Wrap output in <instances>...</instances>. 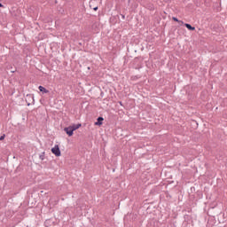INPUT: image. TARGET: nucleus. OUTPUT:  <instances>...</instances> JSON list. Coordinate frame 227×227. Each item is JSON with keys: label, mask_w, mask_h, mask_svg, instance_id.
<instances>
[{"label": "nucleus", "mask_w": 227, "mask_h": 227, "mask_svg": "<svg viewBox=\"0 0 227 227\" xmlns=\"http://www.w3.org/2000/svg\"><path fill=\"white\" fill-rule=\"evenodd\" d=\"M51 153L56 156H61V151L59 150V145H56L53 148H51Z\"/></svg>", "instance_id": "obj_1"}, {"label": "nucleus", "mask_w": 227, "mask_h": 227, "mask_svg": "<svg viewBox=\"0 0 227 227\" xmlns=\"http://www.w3.org/2000/svg\"><path fill=\"white\" fill-rule=\"evenodd\" d=\"M64 132L67 133V136H69V137H71V136H74V129H72L71 126L65 128Z\"/></svg>", "instance_id": "obj_2"}, {"label": "nucleus", "mask_w": 227, "mask_h": 227, "mask_svg": "<svg viewBox=\"0 0 227 227\" xmlns=\"http://www.w3.org/2000/svg\"><path fill=\"white\" fill-rule=\"evenodd\" d=\"M95 3H97V0H90L89 3L90 8L94 10V12H97L98 10V6H95Z\"/></svg>", "instance_id": "obj_3"}, {"label": "nucleus", "mask_w": 227, "mask_h": 227, "mask_svg": "<svg viewBox=\"0 0 227 227\" xmlns=\"http://www.w3.org/2000/svg\"><path fill=\"white\" fill-rule=\"evenodd\" d=\"M184 26H185V27H187V29H189V31H195L196 30V27H192L189 23H185Z\"/></svg>", "instance_id": "obj_4"}, {"label": "nucleus", "mask_w": 227, "mask_h": 227, "mask_svg": "<svg viewBox=\"0 0 227 227\" xmlns=\"http://www.w3.org/2000/svg\"><path fill=\"white\" fill-rule=\"evenodd\" d=\"M70 127H71V129H73V132H74V130H77V129H81L82 124L81 123L74 124V125H72Z\"/></svg>", "instance_id": "obj_5"}, {"label": "nucleus", "mask_w": 227, "mask_h": 227, "mask_svg": "<svg viewBox=\"0 0 227 227\" xmlns=\"http://www.w3.org/2000/svg\"><path fill=\"white\" fill-rule=\"evenodd\" d=\"M39 91L43 92V93H49V90L47 89H45L43 86L40 85L38 87Z\"/></svg>", "instance_id": "obj_6"}, {"label": "nucleus", "mask_w": 227, "mask_h": 227, "mask_svg": "<svg viewBox=\"0 0 227 227\" xmlns=\"http://www.w3.org/2000/svg\"><path fill=\"white\" fill-rule=\"evenodd\" d=\"M102 121H104V118L98 117V121L95 122V125L100 126V125H102Z\"/></svg>", "instance_id": "obj_7"}, {"label": "nucleus", "mask_w": 227, "mask_h": 227, "mask_svg": "<svg viewBox=\"0 0 227 227\" xmlns=\"http://www.w3.org/2000/svg\"><path fill=\"white\" fill-rule=\"evenodd\" d=\"M172 20H173L175 22H179V24H184V21L179 20L178 18L173 17Z\"/></svg>", "instance_id": "obj_8"}, {"label": "nucleus", "mask_w": 227, "mask_h": 227, "mask_svg": "<svg viewBox=\"0 0 227 227\" xmlns=\"http://www.w3.org/2000/svg\"><path fill=\"white\" fill-rule=\"evenodd\" d=\"M39 159L41 160H45V152H43V153H42V154H40Z\"/></svg>", "instance_id": "obj_9"}, {"label": "nucleus", "mask_w": 227, "mask_h": 227, "mask_svg": "<svg viewBox=\"0 0 227 227\" xmlns=\"http://www.w3.org/2000/svg\"><path fill=\"white\" fill-rule=\"evenodd\" d=\"M4 137H6V136H5V135H2V136L0 137V141H4Z\"/></svg>", "instance_id": "obj_10"}, {"label": "nucleus", "mask_w": 227, "mask_h": 227, "mask_svg": "<svg viewBox=\"0 0 227 227\" xmlns=\"http://www.w3.org/2000/svg\"><path fill=\"white\" fill-rule=\"evenodd\" d=\"M3 6H4L3 4L0 3V8H3Z\"/></svg>", "instance_id": "obj_11"}]
</instances>
